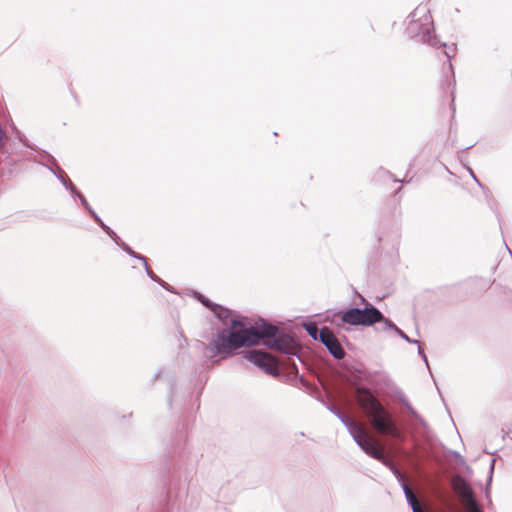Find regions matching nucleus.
Segmentation results:
<instances>
[{
    "label": "nucleus",
    "instance_id": "58836bf2",
    "mask_svg": "<svg viewBox=\"0 0 512 512\" xmlns=\"http://www.w3.org/2000/svg\"><path fill=\"white\" fill-rule=\"evenodd\" d=\"M450 101L453 102L454 101V97L453 95L450 93Z\"/></svg>",
    "mask_w": 512,
    "mask_h": 512
},
{
    "label": "nucleus",
    "instance_id": "7c9ffc66",
    "mask_svg": "<svg viewBox=\"0 0 512 512\" xmlns=\"http://www.w3.org/2000/svg\"><path fill=\"white\" fill-rule=\"evenodd\" d=\"M417 344H418V353L423 357L424 361L427 363V357L424 354L423 349L421 348L419 342Z\"/></svg>",
    "mask_w": 512,
    "mask_h": 512
},
{
    "label": "nucleus",
    "instance_id": "f03ea898",
    "mask_svg": "<svg viewBox=\"0 0 512 512\" xmlns=\"http://www.w3.org/2000/svg\"><path fill=\"white\" fill-rule=\"evenodd\" d=\"M473 470L457 451L450 450V492L462 512H483L472 488Z\"/></svg>",
    "mask_w": 512,
    "mask_h": 512
},
{
    "label": "nucleus",
    "instance_id": "a19ab883",
    "mask_svg": "<svg viewBox=\"0 0 512 512\" xmlns=\"http://www.w3.org/2000/svg\"><path fill=\"white\" fill-rule=\"evenodd\" d=\"M160 373H161V371L157 372V373L155 374V378H158V377H159V375H160Z\"/></svg>",
    "mask_w": 512,
    "mask_h": 512
},
{
    "label": "nucleus",
    "instance_id": "cd10ccee",
    "mask_svg": "<svg viewBox=\"0 0 512 512\" xmlns=\"http://www.w3.org/2000/svg\"><path fill=\"white\" fill-rule=\"evenodd\" d=\"M143 264H144V269L146 271L147 276L152 280V277H154L156 274L148 267L146 257H145V262H143Z\"/></svg>",
    "mask_w": 512,
    "mask_h": 512
},
{
    "label": "nucleus",
    "instance_id": "423d86ee",
    "mask_svg": "<svg viewBox=\"0 0 512 512\" xmlns=\"http://www.w3.org/2000/svg\"><path fill=\"white\" fill-rule=\"evenodd\" d=\"M243 358L261 368L268 374H277V364L268 353L258 350H250L243 354Z\"/></svg>",
    "mask_w": 512,
    "mask_h": 512
},
{
    "label": "nucleus",
    "instance_id": "4468645a",
    "mask_svg": "<svg viewBox=\"0 0 512 512\" xmlns=\"http://www.w3.org/2000/svg\"><path fill=\"white\" fill-rule=\"evenodd\" d=\"M402 490L404 492L406 501L410 505L413 512H424V510L421 507L420 502L418 501L416 495L411 490V488L408 486V484H403Z\"/></svg>",
    "mask_w": 512,
    "mask_h": 512
},
{
    "label": "nucleus",
    "instance_id": "20e7f679",
    "mask_svg": "<svg viewBox=\"0 0 512 512\" xmlns=\"http://www.w3.org/2000/svg\"><path fill=\"white\" fill-rule=\"evenodd\" d=\"M406 32L410 38L427 43L435 49H442V55L448 58L446 42L438 39L432 31L433 21L427 5H419L410 14Z\"/></svg>",
    "mask_w": 512,
    "mask_h": 512
},
{
    "label": "nucleus",
    "instance_id": "2f4dec72",
    "mask_svg": "<svg viewBox=\"0 0 512 512\" xmlns=\"http://www.w3.org/2000/svg\"><path fill=\"white\" fill-rule=\"evenodd\" d=\"M152 280L157 282L160 286H164V281L161 278H159L157 275L152 277Z\"/></svg>",
    "mask_w": 512,
    "mask_h": 512
},
{
    "label": "nucleus",
    "instance_id": "c85d7f7f",
    "mask_svg": "<svg viewBox=\"0 0 512 512\" xmlns=\"http://www.w3.org/2000/svg\"><path fill=\"white\" fill-rule=\"evenodd\" d=\"M494 463H495V460L493 459L491 461V464H490V470H489V475H488V480H487V486H489L491 481H492L493 472H494Z\"/></svg>",
    "mask_w": 512,
    "mask_h": 512
},
{
    "label": "nucleus",
    "instance_id": "9b49d317",
    "mask_svg": "<svg viewBox=\"0 0 512 512\" xmlns=\"http://www.w3.org/2000/svg\"><path fill=\"white\" fill-rule=\"evenodd\" d=\"M332 412L339 418V420L344 424V426L348 429L350 435L354 438L361 430L364 429L362 425L356 422L354 419L350 418L348 415L333 409Z\"/></svg>",
    "mask_w": 512,
    "mask_h": 512
},
{
    "label": "nucleus",
    "instance_id": "b1692460",
    "mask_svg": "<svg viewBox=\"0 0 512 512\" xmlns=\"http://www.w3.org/2000/svg\"><path fill=\"white\" fill-rule=\"evenodd\" d=\"M467 170H468L469 174L471 175V177L473 178V180L478 184L479 187L482 188L484 193L487 195L489 192L488 189L479 181L477 176L474 174L473 170L470 167H467Z\"/></svg>",
    "mask_w": 512,
    "mask_h": 512
},
{
    "label": "nucleus",
    "instance_id": "a211bd4d",
    "mask_svg": "<svg viewBox=\"0 0 512 512\" xmlns=\"http://www.w3.org/2000/svg\"><path fill=\"white\" fill-rule=\"evenodd\" d=\"M117 245H119L126 253H128L130 256H132L133 258H136L142 262H145V257L136 253L135 251H133L126 243H124L123 241H121V239L119 238L118 240V243H116Z\"/></svg>",
    "mask_w": 512,
    "mask_h": 512
},
{
    "label": "nucleus",
    "instance_id": "1a4fd4ad",
    "mask_svg": "<svg viewBox=\"0 0 512 512\" xmlns=\"http://www.w3.org/2000/svg\"><path fill=\"white\" fill-rule=\"evenodd\" d=\"M381 320H383V314L373 305L368 303L363 309L359 308V325L371 326Z\"/></svg>",
    "mask_w": 512,
    "mask_h": 512
},
{
    "label": "nucleus",
    "instance_id": "c03bdc74",
    "mask_svg": "<svg viewBox=\"0 0 512 512\" xmlns=\"http://www.w3.org/2000/svg\"><path fill=\"white\" fill-rule=\"evenodd\" d=\"M449 109H450V110L452 109V111H453V112L455 111V108H452V106H451V105L449 106Z\"/></svg>",
    "mask_w": 512,
    "mask_h": 512
},
{
    "label": "nucleus",
    "instance_id": "5701e85b",
    "mask_svg": "<svg viewBox=\"0 0 512 512\" xmlns=\"http://www.w3.org/2000/svg\"><path fill=\"white\" fill-rule=\"evenodd\" d=\"M380 322L383 323V329L384 330L391 329V330L396 331L398 329V327L391 320H389L387 318L383 317V320H381Z\"/></svg>",
    "mask_w": 512,
    "mask_h": 512
},
{
    "label": "nucleus",
    "instance_id": "bb28decb",
    "mask_svg": "<svg viewBox=\"0 0 512 512\" xmlns=\"http://www.w3.org/2000/svg\"><path fill=\"white\" fill-rule=\"evenodd\" d=\"M378 461L382 462V463H383L387 468H389L390 470H392V468H393V467H396V466L394 465V463H393L391 460H389V459L385 458V456H384V455H383V458H382V459H378Z\"/></svg>",
    "mask_w": 512,
    "mask_h": 512
},
{
    "label": "nucleus",
    "instance_id": "72a5a7b5",
    "mask_svg": "<svg viewBox=\"0 0 512 512\" xmlns=\"http://www.w3.org/2000/svg\"><path fill=\"white\" fill-rule=\"evenodd\" d=\"M164 289L173 292L172 288L164 281V286H162Z\"/></svg>",
    "mask_w": 512,
    "mask_h": 512
},
{
    "label": "nucleus",
    "instance_id": "393cba45",
    "mask_svg": "<svg viewBox=\"0 0 512 512\" xmlns=\"http://www.w3.org/2000/svg\"><path fill=\"white\" fill-rule=\"evenodd\" d=\"M467 170H468L469 174L471 175V177L473 178V180L478 184L479 187L482 188L484 193L487 195L489 192L488 189L479 181L477 176L474 174L473 170L470 167H467Z\"/></svg>",
    "mask_w": 512,
    "mask_h": 512
},
{
    "label": "nucleus",
    "instance_id": "9d476101",
    "mask_svg": "<svg viewBox=\"0 0 512 512\" xmlns=\"http://www.w3.org/2000/svg\"><path fill=\"white\" fill-rule=\"evenodd\" d=\"M53 164L55 165L56 169L50 168L51 172L56 176V178L63 184V186L70 191L71 195L74 197H77L80 200V197H84L79 191H77L74 184L71 182V180L67 177L64 170L61 169L56 161L53 159Z\"/></svg>",
    "mask_w": 512,
    "mask_h": 512
},
{
    "label": "nucleus",
    "instance_id": "c9c22d12",
    "mask_svg": "<svg viewBox=\"0 0 512 512\" xmlns=\"http://www.w3.org/2000/svg\"><path fill=\"white\" fill-rule=\"evenodd\" d=\"M449 507H450V512H454L455 507H454V504L452 503V499H451V498H450V504H449Z\"/></svg>",
    "mask_w": 512,
    "mask_h": 512
},
{
    "label": "nucleus",
    "instance_id": "f704fd0d",
    "mask_svg": "<svg viewBox=\"0 0 512 512\" xmlns=\"http://www.w3.org/2000/svg\"><path fill=\"white\" fill-rule=\"evenodd\" d=\"M12 129L16 132L17 137L21 140L20 131H18L14 125L12 126Z\"/></svg>",
    "mask_w": 512,
    "mask_h": 512
},
{
    "label": "nucleus",
    "instance_id": "79ce46f5",
    "mask_svg": "<svg viewBox=\"0 0 512 512\" xmlns=\"http://www.w3.org/2000/svg\"><path fill=\"white\" fill-rule=\"evenodd\" d=\"M454 46H455V44H450L449 49L451 50L452 47H454Z\"/></svg>",
    "mask_w": 512,
    "mask_h": 512
},
{
    "label": "nucleus",
    "instance_id": "a878e982",
    "mask_svg": "<svg viewBox=\"0 0 512 512\" xmlns=\"http://www.w3.org/2000/svg\"><path fill=\"white\" fill-rule=\"evenodd\" d=\"M403 340H405L406 342L408 343H418L417 340H413L411 338H409L408 335H406L400 328H398L396 331H395Z\"/></svg>",
    "mask_w": 512,
    "mask_h": 512
},
{
    "label": "nucleus",
    "instance_id": "c756f323",
    "mask_svg": "<svg viewBox=\"0 0 512 512\" xmlns=\"http://www.w3.org/2000/svg\"><path fill=\"white\" fill-rule=\"evenodd\" d=\"M405 406L408 410V412L413 416V417H417V413L416 411L413 409V407L409 404V403H405Z\"/></svg>",
    "mask_w": 512,
    "mask_h": 512
},
{
    "label": "nucleus",
    "instance_id": "473e14b6",
    "mask_svg": "<svg viewBox=\"0 0 512 512\" xmlns=\"http://www.w3.org/2000/svg\"><path fill=\"white\" fill-rule=\"evenodd\" d=\"M485 496H486V498L488 499L489 504H491V500H490V491H489V488H488V487H486V490H485Z\"/></svg>",
    "mask_w": 512,
    "mask_h": 512
},
{
    "label": "nucleus",
    "instance_id": "7ed1b4c3",
    "mask_svg": "<svg viewBox=\"0 0 512 512\" xmlns=\"http://www.w3.org/2000/svg\"><path fill=\"white\" fill-rule=\"evenodd\" d=\"M355 398L376 432L393 439L401 438V431L397 427L392 415L370 389L357 387L355 389Z\"/></svg>",
    "mask_w": 512,
    "mask_h": 512
},
{
    "label": "nucleus",
    "instance_id": "dca6fc26",
    "mask_svg": "<svg viewBox=\"0 0 512 512\" xmlns=\"http://www.w3.org/2000/svg\"><path fill=\"white\" fill-rule=\"evenodd\" d=\"M471 286L477 291V292H485L487 291L491 285L492 281L490 279L482 278V277H475L471 279Z\"/></svg>",
    "mask_w": 512,
    "mask_h": 512
},
{
    "label": "nucleus",
    "instance_id": "aec40b11",
    "mask_svg": "<svg viewBox=\"0 0 512 512\" xmlns=\"http://www.w3.org/2000/svg\"><path fill=\"white\" fill-rule=\"evenodd\" d=\"M306 331L313 339L319 340L320 330L314 323H310V324L306 325Z\"/></svg>",
    "mask_w": 512,
    "mask_h": 512
},
{
    "label": "nucleus",
    "instance_id": "39448f33",
    "mask_svg": "<svg viewBox=\"0 0 512 512\" xmlns=\"http://www.w3.org/2000/svg\"><path fill=\"white\" fill-rule=\"evenodd\" d=\"M245 330H250L255 334V336L252 337L255 340L253 345L258 344L260 340L263 339L267 347L287 354L289 356L287 364L298 372L295 359L302 362L298 354V347L291 340L276 337L278 334V328L276 326L263 322L260 328L245 327Z\"/></svg>",
    "mask_w": 512,
    "mask_h": 512
},
{
    "label": "nucleus",
    "instance_id": "0eeeda50",
    "mask_svg": "<svg viewBox=\"0 0 512 512\" xmlns=\"http://www.w3.org/2000/svg\"><path fill=\"white\" fill-rule=\"evenodd\" d=\"M319 341L327 348L329 353L336 359H342L345 351L339 340L328 327H323L319 332Z\"/></svg>",
    "mask_w": 512,
    "mask_h": 512
},
{
    "label": "nucleus",
    "instance_id": "f3484780",
    "mask_svg": "<svg viewBox=\"0 0 512 512\" xmlns=\"http://www.w3.org/2000/svg\"><path fill=\"white\" fill-rule=\"evenodd\" d=\"M80 202L82 206L88 211V213L91 215V217L94 219V221L102 227V224H105L102 219L97 215V213L91 208L90 204L86 200L85 197H80Z\"/></svg>",
    "mask_w": 512,
    "mask_h": 512
},
{
    "label": "nucleus",
    "instance_id": "f257e3e1",
    "mask_svg": "<svg viewBox=\"0 0 512 512\" xmlns=\"http://www.w3.org/2000/svg\"><path fill=\"white\" fill-rule=\"evenodd\" d=\"M255 334L245 330V325L238 319L230 320V328H221L212 335L205 346L206 356L212 364L232 357L242 347L252 346Z\"/></svg>",
    "mask_w": 512,
    "mask_h": 512
},
{
    "label": "nucleus",
    "instance_id": "37998d69",
    "mask_svg": "<svg viewBox=\"0 0 512 512\" xmlns=\"http://www.w3.org/2000/svg\"><path fill=\"white\" fill-rule=\"evenodd\" d=\"M449 109H450V110L452 109V111H453V112L455 111V108H452V106H451V105L449 106Z\"/></svg>",
    "mask_w": 512,
    "mask_h": 512
},
{
    "label": "nucleus",
    "instance_id": "4be33fe9",
    "mask_svg": "<svg viewBox=\"0 0 512 512\" xmlns=\"http://www.w3.org/2000/svg\"><path fill=\"white\" fill-rule=\"evenodd\" d=\"M101 228L107 235H109L114 240L115 243H118L119 237L109 226H107L106 224H102Z\"/></svg>",
    "mask_w": 512,
    "mask_h": 512
},
{
    "label": "nucleus",
    "instance_id": "6ab92c4d",
    "mask_svg": "<svg viewBox=\"0 0 512 512\" xmlns=\"http://www.w3.org/2000/svg\"><path fill=\"white\" fill-rule=\"evenodd\" d=\"M117 245H119L126 253H128L130 256H132L133 258H136L142 262H145V257L136 253L135 251H133L126 243H124L123 241H121V239L119 238L118 240V243H116Z\"/></svg>",
    "mask_w": 512,
    "mask_h": 512
},
{
    "label": "nucleus",
    "instance_id": "ddd939ff",
    "mask_svg": "<svg viewBox=\"0 0 512 512\" xmlns=\"http://www.w3.org/2000/svg\"><path fill=\"white\" fill-rule=\"evenodd\" d=\"M402 490L404 492L406 501L410 505L413 512H424V510L421 507L420 502L418 501L416 495L411 490V488L408 486V484H403Z\"/></svg>",
    "mask_w": 512,
    "mask_h": 512
},
{
    "label": "nucleus",
    "instance_id": "4c0bfd02",
    "mask_svg": "<svg viewBox=\"0 0 512 512\" xmlns=\"http://www.w3.org/2000/svg\"><path fill=\"white\" fill-rule=\"evenodd\" d=\"M445 82H446L445 79L441 82V86H442L443 89H444Z\"/></svg>",
    "mask_w": 512,
    "mask_h": 512
},
{
    "label": "nucleus",
    "instance_id": "6e6552de",
    "mask_svg": "<svg viewBox=\"0 0 512 512\" xmlns=\"http://www.w3.org/2000/svg\"><path fill=\"white\" fill-rule=\"evenodd\" d=\"M353 439L367 455L376 460L383 458V450L375 444L365 428L361 430L359 434H357Z\"/></svg>",
    "mask_w": 512,
    "mask_h": 512
},
{
    "label": "nucleus",
    "instance_id": "ea45409f",
    "mask_svg": "<svg viewBox=\"0 0 512 512\" xmlns=\"http://www.w3.org/2000/svg\"><path fill=\"white\" fill-rule=\"evenodd\" d=\"M180 336L183 338V341L187 343V339L182 334Z\"/></svg>",
    "mask_w": 512,
    "mask_h": 512
},
{
    "label": "nucleus",
    "instance_id": "f8f14e48",
    "mask_svg": "<svg viewBox=\"0 0 512 512\" xmlns=\"http://www.w3.org/2000/svg\"><path fill=\"white\" fill-rule=\"evenodd\" d=\"M198 299L201 301V303L209 308L215 315L222 321H227L230 311L218 304L212 303L208 298L204 297L203 295L199 294Z\"/></svg>",
    "mask_w": 512,
    "mask_h": 512
},
{
    "label": "nucleus",
    "instance_id": "2eb2a0df",
    "mask_svg": "<svg viewBox=\"0 0 512 512\" xmlns=\"http://www.w3.org/2000/svg\"><path fill=\"white\" fill-rule=\"evenodd\" d=\"M341 321L350 325H359V308H350L342 313Z\"/></svg>",
    "mask_w": 512,
    "mask_h": 512
},
{
    "label": "nucleus",
    "instance_id": "412c9836",
    "mask_svg": "<svg viewBox=\"0 0 512 512\" xmlns=\"http://www.w3.org/2000/svg\"><path fill=\"white\" fill-rule=\"evenodd\" d=\"M391 472L393 473V475L395 476V478L397 479V481L399 482L401 487L403 486V484H407L405 481L404 475L397 467H393Z\"/></svg>",
    "mask_w": 512,
    "mask_h": 512
},
{
    "label": "nucleus",
    "instance_id": "a18cd8bd",
    "mask_svg": "<svg viewBox=\"0 0 512 512\" xmlns=\"http://www.w3.org/2000/svg\"><path fill=\"white\" fill-rule=\"evenodd\" d=\"M449 68H450V72H452V65L451 64L449 65Z\"/></svg>",
    "mask_w": 512,
    "mask_h": 512
},
{
    "label": "nucleus",
    "instance_id": "e433bc0d",
    "mask_svg": "<svg viewBox=\"0 0 512 512\" xmlns=\"http://www.w3.org/2000/svg\"><path fill=\"white\" fill-rule=\"evenodd\" d=\"M497 217H498V222H499V224H500V228L502 229V224H501L500 216H499V215H497Z\"/></svg>",
    "mask_w": 512,
    "mask_h": 512
}]
</instances>
